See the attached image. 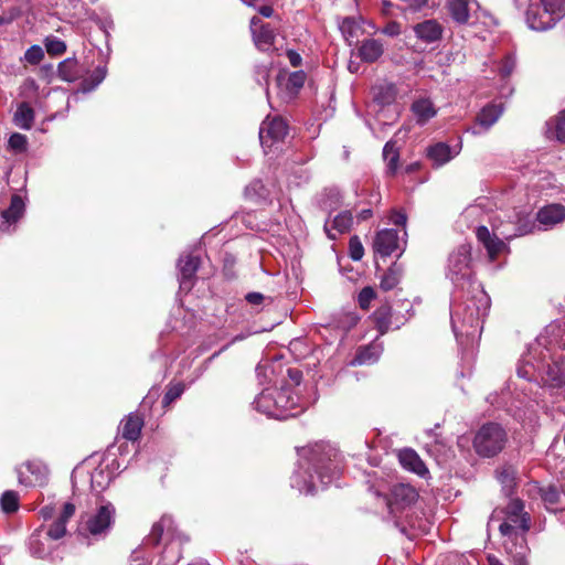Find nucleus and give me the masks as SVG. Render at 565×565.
Masks as SVG:
<instances>
[{
	"mask_svg": "<svg viewBox=\"0 0 565 565\" xmlns=\"http://www.w3.org/2000/svg\"><path fill=\"white\" fill-rule=\"evenodd\" d=\"M299 456V468L291 477V486L300 492L312 494L317 489L316 481L324 487L340 473V454L327 443L305 447Z\"/></svg>",
	"mask_w": 565,
	"mask_h": 565,
	"instance_id": "nucleus-1",
	"label": "nucleus"
},
{
	"mask_svg": "<svg viewBox=\"0 0 565 565\" xmlns=\"http://www.w3.org/2000/svg\"><path fill=\"white\" fill-rule=\"evenodd\" d=\"M259 413L276 419H288L303 411L299 397L290 387H267L253 402Z\"/></svg>",
	"mask_w": 565,
	"mask_h": 565,
	"instance_id": "nucleus-2",
	"label": "nucleus"
},
{
	"mask_svg": "<svg viewBox=\"0 0 565 565\" xmlns=\"http://www.w3.org/2000/svg\"><path fill=\"white\" fill-rule=\"evenodd\" d=\"M565 17V0H530L525 19L530 29L546 31Z\"/></svg>",
	"mask_w": 565,
	"mask_h": 565,
	"instance_id": "nucleus-3",
	"label": "nucleus"
},
{
	"mask_svg": "<svg viewBox=\"0 0 565 565\" xmlns=\"http://www.w3.org/2000/svg\"><path fill=\"white\" fill-rule=\"evenodd\" d=\"M508 441L505 429L497 423L483 424L475 434L472 447L482 458H493L499 455Z\"/></svg>",
	"mask_w": 565,
	"mask_h": 565,
	"instance_id": "nucleus-4",
	"label": "nucleus"
},
{
	"mask_svg": "<svg viewBox=\"0 0 565 565\" xmlns=\"http://www.w3.org/2000/svg\"><path fill=\"white\" fill-rule=\"evenodd\" d=\"M115 507L111 503L100 505L95 513L82 516L79 533L85 537H105L115 522Z\"/></svg>",
	"mask_w": 565,
	"mask_h": 565,
	"instance_id": "nucleus-5",
	"label": "nucleus"
},
{
	"mask_svg": "<svg viewBox=\"0 0 565 565\" xmlns=\"http://www.w3.org/2000/svg\"><path fill=\"white\" fill-rule=\"evenodd\" d=\"M501 513H504L507 518V521H503L499 525V531L502 536L516 539V527L521 529L523 534L530 530L531 518L529 513L524 511V503L520 499L511 500Z\"/></svg>",
	"mask_w": 565,
	"mask_h": 565,
	"instance_id": "nucleus-6",
	"label": "nucleus"
},
{
	"mask_svg": "<svg viewBox=\"0 0 565 565\" xmlns=\"http://www.w3.org/2000/svg\"><path fill=\"white\" fill-rule=\"evenodd\" d=\"M470 262L471 246L468 244L458 246L449 255L447 276L454 284H459L463 280L470 279L472 275Z\"/></svg>",
	"mask_w": 565,
	"mask_h": 565,
	"instance_id": "nucleus-7",
	"label": "nucleus"
},
{
	"mask_svg": "<svg viewBox=\"0 0 565 565\" xmlns=\"http://www.w3.org/2000/svg\"><path fill=\"white\" fill-rule=\"evenodd\" d=\"M385 500L390 513L397 516V514L416 503L418 492L411 484L398 483L393 486L390 495Z\"/></svg>",
	"mask_w": 565,
	"mask_h": 565,
	"instance_id": "nucleus-8",
	"label": "nucleus"
},
{
	"mask_svg": "<svg viewBox=\"0 0 565 565\" xmlns=\"http://www.w3.org/2000/svg\"><path fill=\"white\" fill-rule=\"evenodd\" d=\"M288 132L286 121L280 117L267 118L259 128V140L264 148H270L284 140Z\"/></svg>",
	"mask_w": 565,
	"mask_h": 565,
	"instance_id": "nucleus-9",
	"label": "nucleus"
},
{
	"mask_svg": "<svg viewBox=\"0 0 565 565\" xmlns=\"http://www.w3.org/2000/svg\"><path fill=\"white\" fill-rule=\"evenodd\" d=\"M399 249L398 231L394 228H384L376 233L373 241V250L382 257L391 256Z\"/></svg>",
	"mask_w": 565,
	"mask_h": 565,
	"instance_id": "nucleus-10",
	"label": "nucleus"
},
{
	"mask_svg": "<svg viewBox=\"0 0 565 565\" xmlns=\"http://www.w3.org/2000/svg\"><path fill=\"white\" fill-rule=\"evenodd\" d=\"M24 209L22 198L13 194L9 207L0 211V232H8L22 217Z\"/></svg>",
	"mask_w": 565,
	"mask_h": 565,
	"instance_id": "nucleus-11",
	"label": "nucleus"
},
{
	"mask_svg": "<svg viewBox=\"0 0 565 565\" xmlns=\"http://www.w3.org/2000/svg\"><path fill=\"white\" fill-rule=\"evenodd\" d=\"M200 259L192 255L181 256L178 263L180 271V287L182 289H191L193 279L199 269Z\"/></svg>",
	"mask_w": 565,
	"mask_h": 565,
	"instance_id": "nucleus-12",
	"label": "nucleus"
},
{
	"mask_svg": "<svg viewBox=\"0 0 565 565\" xmlns=\"http://www.w3.org/2000/svg\"><path fill=\"white\" fill-rule=\"evenodd\" d=\"M478 241L484 246L490 259H494L505 247V244L495 235H491L487 226H479L476 231Z\"/></svg>",
	"mask_w": 565,
	"mask_h": 565,
	"instance_id": "nucleus-13",
	"label": "nucleus"
},
{
	"mask_svg": "<svg viewBox=\"0 0 565 565\" xmlns=\"http://www.w3.org/2000/svg\"><path fill=\"white\" fill-rule=\"evenodd\" d=\"M414 32L419 40L433 43L440 40L443 26L436 20H425L414 26Z\"/></svg>",
	"mask_w": 565,
	"mask_h": 565,
	"instance_id": "nucleus-14",
	"label": "nucleus"
},
{
	"mask_svg": "<svg viewBox=\"0 0 565 565\" xmlns=\"http://www.w3.org/2000/svg\"><path fill=\"white\" fill-rule=\"evenodd\" d=\"M536 220L546 227L554 226L565 220V206L562 204L546 205L537 212Z\"/></svg>",
	"mask_w": 565,
	"mask_h": 565,
	"instance_id": "nucleus-15",
	"label": "nucleus"
},
{
	"mask_svg": "<svg viewBox=\"0 0 565 565\" xmlns=\"http://www.w3.org/2000/svg\"><path fill=\"white\" fill-rule=\"evenodd\" d=\"M427 158L433 162V166L439 168L449 162L457 152H452L451 148L445 142H437L427 147Z\"/></svg>",
	"mask_w": 565,
	"mask_h": 565,
	"instance_id": "nucleus-16",
	"label": "nucleus"
},
{
	"mask_svg": "<svg viewBox=\"0 0 565 565\" xmlns=\"http://www.w3.org/2000/svg\"><path fill=\"white\" fill-rule=\"evenodd\" d=\"M472 4H477L476 0L447 1V8L451 19L459 24L468 23Z\"/></svg>",
	"mask_w": 565,
	"mask_h": 565,
	"instance_id": "nucleus-17",
	"label": "nucleus"
},
{
	"mask_svg": "<svg viewBox=\"0 0 565 565\" xmlns=\"http://www.w3.org/2000/svg\"><path fill=\"white\" fill-rule=\"evenodd\" d=\"M398 458H399L401 465L405 469H407L420 477H425L428 473L427 467L425 466V463L423 462L420 457L417 455V452L414 451L413 449L402 450L398 455Z\"/></svg>",
	"mask_w": 565,
	"mask_h": 565,
	"instance_id": "nucleus-18",
	"label": "nucleus"
},
{
	"mask_svg": "<svg viewBox=\"0 0 565 565\" xmlns=\"http://www.w3.org/2000/svg\"><path fill=\"white\" fill-rule=\"evenodd\" d=\"M382 353V347L376 343L360 347L351 361V365H370L375 363Z\"/></svg>",
	"mask_w": 565,
	"mask_h": 565,
	"instance_id": "nucleus-19",
	"label": "nucleus"
},
{
	"mask_svg": "<svg viewBox=\"0 0 565 565\" xmlns=\"http://www.w3.org/2000/svg\"><path fill=\"white\" fill-rule=\"evenodd\" d=\"M353 223L352 213L350 211H343L339 213L332 221V225L329 223L324 224V231L328 237L332 241L337 239L338 234L345 233L350 230Z\"/></svg>",
	"mask_w": 565,
	"mask_h": 565,
	"instance_id": "nucleus-20",
	"label": "nucleus"
},
{
	"mask_svg": "<svg viewBox=\"0 0 565 565\" xmlns=\"http://www.w3.org/2000/svg\"><path fill=\"white\" fill-rule=\"evenodd\" d=\"M143 427V418L137 413H130L121 422V436L129 441H137Z\"/></svg>",
	"mask_w": 565,
	"mask_h": 565,
	"instance_id": "nucleus-21",
	"label": "nucleus"
},
{
	"mask_svg": "<svg viewBox=\"0 0 565 565\" xmlns=\"http://www.w3.org/2000/svg\"><path fill=\"white\" fill-rule=\"evenodd\" d=\"M57 72L62 79L75 82L84 76L86 68L76 58L68 57L58 64Z\"/></svg>",
	"mask_w": 565,
	"mask_h": 565,
	"instance_id": "nucleus-22",
	"label": "nucleus"
},
{
	"mask_svg": "<svg viewBox=\"0 0 565 565\" xmlns=\"http://www.w3.org/2000/svg\"><path fill=\"white\" fill-rule=\"evenodd\" d=\"M503 113V105L489 104L484 106L477 116V125L483 130H488L494 125Z\"/></svg>",
	"mask_w": 565,
	"mask_h": 565,
	"instance_id": "nucleus-23",
	"label": "nucleus"
},
{
	"mask_svg": "<svg viewBox=\"0 0 565 565\" xmlns=\"http://www.w3.org/2000/svg\"><path fill=\"white\" fill-rule=\"evenodd\" d=\"M45 51L38 45V64L43 60L46 52L52 57H57L66 52V43L55 35H47L43 40Z\"/></svg>",
	"mask_w": 565,
	"mask_h": 565,
	"instance_id": "nucleus-24",
	"label": "nucleus"
},
{
	"mask_svg": "<svg viewBox=\"0 0 565 565\" xmlns=\"http://www.w3.org/2000/svg\"><path fill=\"white\" fill-rule=\"evenodd\" d=\"M383 52V44L381 41L375 39L363 41L359 47V56L366 63H373L377 61L382 56Z\"/></svg>",
	"mask_w": 565,
	"mask_h": 565,
	"instance_id": "nucleus-25",
	"label": "nucleus"
},
{
	"mask_svg": "<svg viewBox=\"0 0 565 565\" xmlns=\"http://www.w3.org/2000/svg\"><path fill=\"white\" fill-rule=\"evenodd\" d=\"M173 520L169 515H163L158 522H156L152 527L149 536L147 537V543L153 546L159 545L161 542L162 535L164 532L168 534L173 533Z\"/></svg>",
	"mask_w": 565,
	"mask_h": 565,
	"instance_id": "nucleus-26",
	"label": "nucleus"
},
{
	"mask_svg": "<svg viewBox=\"0 0 565 565\" xmlns=\"http://www.w3.org/2000/svg\"><path fill=\"white\" fill-rule=\"evenodd\" d=\"M412 110L420 125L426 124L429 119L435 117L437 110L433 102L428 98H420L413 103Z\"/></svg>",
	"mask_w": 565,
	"mask_h": 565,
	"instance_id": "nucleus-27",
	"label": "nucleus"
},
{
	"mask_svg": "<svg viewBox=\"0 0 565 565\" xmlns=\"http://www.w3.org/2000/svg\"><path fill=\"white\" fill-rule=\"evenodd\" d=\"M275 36L274 29L268 23L253 30L254 42L262 51H269L273 47Z\"/></svg>",
	"mask_w": 565,
	"mask_h": 565,
	"instance_id": "nucleus-28",
	"label": "nucleus"
},
{
	"mask_svg": "<svg viewBox=\"0 0 565 565\" xmlns=\"http://www.w3.org/2000/svg\"><path fill=\"white\" fill-rule=\"evenodd\" d=\"M546 381L553 387L565 386V358H559L548 366Z\"/></svg>",
	"mask_w": 565,
	"mask_h": 565,
	"instance_id": "nucleus-29",
	"label": "nucleus"
},
{
	"mask_svg": "<svg viewBox=\"0 0 565 565\" xmlns=\"http://www.w3.org/2000/svg\"><path fill=\"white\" fill-rule=\"evenodd\" d=\"M403 273L404 268L402 265L393 263L382 276L380 287L385 291L394 289L399 284Z\"/></svg>",
	"mask_w": 565,
	"mask_h": 565,
	"instance_id": "nucleus-30",
	"label": "nucleus"
},
{
	"mask_svg": "<svg viewBox=\"0 0 565 565\" xmlns=\"http://www.w3.org/2000/svg\"><path fill=\"white\" fill-rule=\"evenodd\" d=\"M392 308L385 303L373 312L375 327L380 334H385L391 328Z\"/></svg>",
	"mask_w": 565,
	"mask_h": 565,
	"instance_id": "nucleus-31",
	"label": "nucleus"
},
{
	"mask_svg": "<svg viewBox=\"0 0 565 565\" xmlns=\"http://www.w3.org/2000/svg\"><path fill=\"white\" fill-rule=\"evenodd\" d=\"M383 158L386 161L387 173L394 175L398 169L399 152L395 141H387L383 148Z\"/></svg>",
	"mask_w": 565,
	"mask_h": 565,
	"instance_id": "nucleus-32",
	"label": "nucleus"
},
{
	"mask_svg": "<svg viewBox=\"0 0 565 565\" xmlns=\"http://www.w3.org/2000/svg\"><path fill=\"white\" fill-rule=\"evenodd\" d=\"M518 471L511 465H504L497 470V477L507 494H511L516 479Z\"/></svg>",
	"mask_w": 565,
	"mask_h": 565,
	"instance_id": "nucleus-33",
	"label": "nucleus"
},
{
	"mask_svg": "<svg viewBox=\"0 0 565 565\" xmlns=\"http://www.w3.org/2000/svg\"><path fill=\"white\" fill-rule=\"evenodd\" d=\"M34 110L29 103L22 102L14 114V122L17 126L29 129L32 126Z\"/></svg>",
	"mask_w": 565,
	"mask_h": 565,
	"instance_id": "nucleus-34",
	"label": "nucleus"
},
{
	"mask_svg": "<svg viewBox=\"0 0 565 565\" xmlns=\"http://www.w3.org/2000/svg\"><path fill=\"white\" fill-rule=\"evenodd\" d=\"M0 505L1 510L7 513L11 514L18 511L19 509V495L13 490H7L2 493L0 498Z\"/></svg>",
	"mask_w": 565,
	"mask_h": 565,
	"instance_id": "nucleus-35",
	"label": "nucleus"
},
{
	"mask_svg": "<svg viewBox=\"0 0 565 565\" xmlns=\"http://www.w3.org/2000/svg\"><path fill=\"white\" fill-rule=\"evenodd\" d=\"M481 300H483V311L479 307L476 309H470L469 305H467V310L469 311L466 317L463 318V322L469 324L470 327H473L475 323L477 324L479 320L486 316V311L489 308V299L488 297L482 294Z\"/></svg>",
	"mask_w": 565,
	"mask_h": 565,
	"instance_id": "nucleus-36",
	"label": "nucleus"
},
{
	"mask_svg": "<svg viewBox=\"0 0 565 565\" xmlns=\"http://www.w3.org/2000/svg\"><path fill=\"white\" fill-rule=\"evenodd\" d=\"M106 73L107 71L105 66H98L89 77L83 81V90L89 92L97 87L106 77Z\"/></svg>",
	"mask_w": 565,
	"mask_h": 565,
	"instance_id": "nucleus-37",
	"label": "nucleus"
},
{
	"mask_svg": "<svg viewBox=\"0 0 565 565\" xmlns=\"http://www.w3.org/2000/svg\"><path fill=\"white\" fill-rule=\"evenodd\" d=\"M306 82V73L303 71H296L289 74L287 82H286V88L291 94H297L299 89L303 86Z\"/></svg>",
	"mask_w": 565,
	"mask_h": 565,
	"instance_id": "nucleus-38",
	"label": "nucleus"
},
{
	"mask_svg": "<svg viewBox=\"0 0 565 565\" xmlns=\"http://www.w3.org/2000/svg\"><path fill=\"white\" fill-rule=\"evenodd\" d=\"M184 392V385L182 383H177L168 386L167 392L162 398V406L168 407L174 401L181 397Z\"/></svg>",
	"mask_w": 565,
	"mask_h": 565,
	"instance_id": "nucleus-39",
	"label": "nucleus"
},
{
	"mask_svg": "<svg viewBox=\"0 0 565 565\" xmlns=\"http://www.w3.org/2000/svg\"><path fill=\"white\" fill-rule=\"evenodd\" d=\"M28 139L24 135L14 132L10 136L8 147L15 153H22L26 150Z\"/></svg>",
	"mask_w": 565,
	"mask_h": 565,
	"instance_id": "nucleus-40",
	"label": "nucleus"
},
{
	"mask_svg": "<svg viewBox=\"0 0 565 565\" xmlns=\"http://www.w3.org/2000/svg\"><path fill=\"white\" fill-rule=\"evenodd\" d=\"M364 255V247L359 236L354 235L349 241V256L352 260L359 262Z\"/></svg>",
	"mask_w": 565,
	"mask_h": 565,
	"instance_id": "nucleus-41",
	"label": "nucleus"
},
{
	"mask_svg": "<svg viewBox=\"0 0 565 565\" xmlns=\"http://www.w3.org/2000/svg\"><path fill=\"white\" fill-rule=\"evenodd\" d=\"M18 479L21 484L31 486L32 476L34 475L33 465L31 462L22 463L18 469Z\"/></svg>",
	"mask_w": 565,
	"mask_h": 565,
	"instance_id": "nucleus-42",
	"label": "nucleus"
},
{
	"mask_svg": "<svg viewBox=\"0 0 565 565\" xmlns=\"http://www.w3.org/2000/svg\"><path fill=\"white\" fill-rule=\"evenodd\" d=\"M66 533V522H64L63 520L61 519H56V521H54L51 526L49 527L47 530V535L52 539V540H58L61 537H63Z\"/></svg>",
	"mask_w": 565,
	"mask_h": 565,
	"instance_id": "nucleus-43",
	"label": "nucleus"
},
{
	"mask_svg": "<svg viewBox=\"0 0 565 565\" xmlns=\"http://www.w3.org/2000/svg\"><path fill=\"white\" fill-rule=\"evenodd\" d=\"M514 68H515V60H514V57L508 55L501 61V64L499 66V73L502 78H507L512 74Z\"/></svg>",
	"mask_w": 565,
	"mask_h": 565,
	"instance_id": "nucleus-44",
	"label": "nucleus"
},
{
	"mask_svg": "<svg viewBox=\"0 0 565 565\" xmlns=\"http://www.w3.org/2000/svg\"><path fill=\"white\" fill-rule=\"evenodd\" d=\"M375 297V291L371 287H364L359 295L360 307L365 309L369 307L371 300Z\"/></svg>",
	"mask_w": 565,
	"mask_h": 565,
	"instance_id": "nucleus-45",
	"label": "nucleus"
},
{
	"mask_svg": "<svg viewBox=\"0 0 565 565\" xmlns=\"http://www.w3.org/2000/svg\"><path fill=\"white\" fill-rule=\"evenodd\" d=\"M556 139L565 143V111L561 113L555 124Z\"/></svg>",
	"mask_w": 565,
	"mask_h": 565,
	"instance_id": "nucleus-46",
	"label": "nucleus"
},
{
	"mask_svg": "<svg viewBox=\"0 0 565 565\" xmlns=\"http://www.w3.org/2000/svg\"><path fill=\"white\" fill-rule=\"evenodd\" d=\"M401 32H402V26L396 21L387 22L386 25L381 30V33H383L384 35L391 36V38L398 36L401 34Z\"/></svg>",
	"mask_w": 565,
	"mask_h": 565,
	"instance_id": "nucleus-47",
	"label": "nucleus"
},
{
	"mask_svg": "<svg viewBox=\"0 0 565 565\" xmlns=\"http://www.w3.org/2000/svg\"><path fill=\"white\" fill-rule=\"evenodd\" d=\"M399 10V7L395 6L388 0H382L381 1V9L380 12L385 18L395 17L394 11Z\"/></svg>",
	"mask_w": 565,
	"mask_h": 565,
	"instance_id": "nucleus-48",
	"label": "nucleus"
},
{
	"mask_svg": "<svg viewBox=\"0 0 565 565\" xmlns=\"http://www.w3.org/2000/svg\"><path fill=\"white\" fill-rule=\"evenodd\" d=\"M76 508L73 503L66 502L63 505V510L58 516V519L63 520L67 523V521L75 514Z\"/></svg>",
	"mask_w": 565,
	"mask_h": 565,
	"instance_id": "nucleus-49",
	"label": "nucleus"
},
{
	"mask_svg": "<svg viewBox=\"0 0 565 565\" xmlns=\"http://www.w3.org/2000/svg\"><path fill=\"white\" fill-rule=\"evenodd\" d=\"M50 470L46 465L38 466V486L43 487L47 483Z\"/></svg>",
	"mask_w": 565,
	"mask_h": 565,
	"instance_id": "nucleus-50",
	"label": "nucleus"
},
{
	"mask_svg": "<svg viewBox=\"0 0 565 565\" xmlns=\"http://www.w3.org/2000/svg\"><path fill=\"white\" fill-rule=\"evenodd\" d=\"M286 54L291 66L298 67L301 65L302 58L298 52L295 50H287Z\"/></svg>",
	"mask_w": 565,
	"mask_h": 565,
	"instance_id": "nucleus-51",
	"label": "nucleus"
},
{
	"mask_svg": "<svg viewBox=\"0 0 565 565\" xmlns=\"http://www.w3.org/2000/svg\"><path fill=\"white\" fill-rule=\"evenodd\" d=\"M256 76H257V82L262 85V81L265 82V84L267 85V79H268V76H269V70L268 67L266 66H257L256 67Z\"/></svg>",
	"mask_w": 565,
	"mask_h": 565,
	"instance_id": "nucleus-52",
	"label": "nucleus"
},
{
	"mask_svg": "<svg viewBox=\"0 0 565 565\" xmlns=\"http://www.w3.org/2000/svg\"><path fill=\"white\" fill-rule=\"evenodd\" d=\"M391 220L395 225L404 226L406 224L407 216L403 212L394 211Z\"/></svg>",
	"mask_w": 565,
	"mask_h": 565,
	"instance_id": "nucleus-53",
	"label": "nucleus"
},
{
	"mask_svg": "<svg viewBox=\"0 0 565 565\" xmlns=\"http://www.w3.org/2000/svg\"><path fill=\"white\" fill-rule=\"evenodd\" d=\"M245 299L250 305H260L264 300V295L260 292H248Z\"/></svg>",
	"mask_w": 565,
	"mask_h": 565,
	"instance_id": "nucleus-54",
	"label": "nucleus"
},
{
	"mask_svg": "<svg viewBox=\"0 0 565 565\" xmlns=\"http://www.w3.org/2000/svg\"><path fill=\"white\" fill-rule=\"evenodd\" d=\"M288 376L296 385H299L302 380V372L298 369H288Z\"/></svg>",
	"mask_w": 565,
	"mask_h": 565,
	"instance_id": "nucleus-55",
	"label": "nucleus"
},
{
	"mask_svg": "<svg viewBox=\"0 0 565 565\" xmlns=\"http://www.w3.org/2000/svg\"><path fill=\"white\" fill-rule=\"evenodd\" d=\"M512 557H513V565H527L525 552H518Z\"/></svg>",
	"mask_w": 565,
	"mask_h": 565,
	"instance_id": "nucleus-56",
	"label": "nucleus"
},
{
	"mask_svg": "<svg viewBox=\"0 0 565 565\" xmlns=\"http://www.w3.org/2000/svg\"><path fill=\"white\" fill-rule=\"evenodd\" d=\"M35 58H36V55H35V45H31L26 52H25V60L28 63L34 65L35 64Z\"/></svg>",
	"mask_w": 565,
	"mask_h": 565,
	"instance_id": "nucleus-57",
	"label": "nucleus"
},
{
	"mask_svg": "<svg viewBox=\"0 0 565 565\" xmlns=\"http://www.w3.org/2000/svg\"><path fill=\"white\" fill-rule=\"evenodd\" d=\"M258 12L265 18H270L274 14V9L270 6H262Z\"/></svg>",
	"mask_w": 565,
	"mask_h": 565,
	"instance_id": "nucleus-58",
	"label": "nucleus"
},
{
	"mask_svg": "<svg viewBox=\"0 0 565 565\" xmlns=\"http://www.w3.org/2000/svg\"><path fill=\"white\" fill-rule=\"evenodd\" d=\"M41 514H42L44 520H49L54 514V508L51 507V505H46V507L42 508Z\"/></svg>",
	"mask_w": 565,
	"mask_h": 565,
	"instance_id": "nucleus-59",
	"label": "nucleus"
},
{
	"mask_svg": "<svg viewBox=\"0 0 565 565\" xmlns=\"http://www.w3.org/2000/svg\"><path fill=\"white\" fill-rule=\"evenodd\" d=\"M372 214L373 212L371 209H364L358 213L356 217L359 221H366L372 216Z\"/></svg>",
	"mask_w": 565,
	"mask_h": 565,
	"instance_id": "nucleus-60",
	"label": "nucleus"
},
{
	"mask_svg": "<svg viewBox=\"0 0 565 565\" xmlns=\"http://www.w3.org/2000/svg\"><path fill=\"white\" fill-rule=\"evenodd\" d=\"M52 73L53 67L51 65H42L40 71L38 72V75L41 74L42 76L47 77Z\"/></svg>",
	"mask_w": 565,
	"mask_h": 565,
	"instance_id": "nucleus-61",
	"label": "nucleus"
},
{
	"mask_svg": "<svg viewBox=\"0 0 565 565\" xmlns=\"http://www.w3.org/2000/svg\"><path fill=\"white\" fill-rule=\"evenodd\" d=\"M489 565H503L495 556L488 557Z\"/></svg>",
	"mask_w": 565,
	"mask_h": 565,
	"instance_id": "nucleus-62",
	"label": "nucleus"
},
{
	"mask_svg": "<svg viewBox=\"0 0 565 565\" xmlns=\"http://www.w3.org/2000/svg\"><path fill=\"white\" fill-rule=\"evenodd\" d=\"M497 513H498V511H497V510H494V511L492 512V514H491V516H490V522H492V521H494L495 519H498Z\"/></svg>",
	"mask_w": 565,
	"mask_h": 565,
	"instance_id": "nucleus-63",
	"label": "nucleus"
},
{
	"mask_svg": "<svg viewBox=\"0 0 565 565\" xmlns=\"http://www.w3.org/2000/svg\"><path fill=\"white\" fill-rule=\"evenodd\" d=\"M9 20L8 19H4V18H0V25L3 24V23H7Z\"/></svg>",
	"mask_w": 565,
	"mask_h": 565,
	"instance_id": "nucleus-64",
	"label": "nucleus"
}]
</instances>
